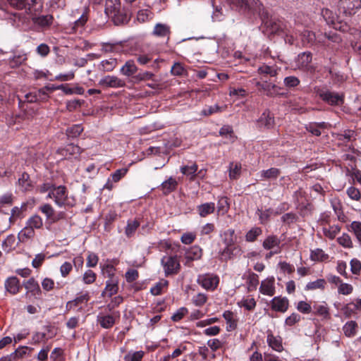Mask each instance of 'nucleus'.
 I'll list each match as a JSON object with an SVG mask.
<instances>
[{
	"label": "nucleus",
	"mask_w": 361,
	"mask_h": 361,
	"mask_svg": "<svg viewBox=\"0 0 361 361\" xmlns=\"http://www.w3.org/2000/svg\"><path fill=\"white\" fill-rule=\"evenodd\" d=\"M202 250L199 246H192L186 252V258L189 260H197L202 257Z\"/></svg>",
	"instance_id": "35"
},
{
	"label": "nucleus",
	"mask_w": 361,
	"mask_h": 361,
	"mask_svg": "<svg viewBox=\"0 0 361 361\" xmlns=\"http://www.w3.org/2000/svg\"><path fill=\"white\" fill-rule=\"evenodd\" d=\"M137 71L135 62L133 60L127 61L125 64L121 68L120 73L127 77L132 76Z\"/></svg>",
	"instance_id": "20"
},
{
	"label": "nucleus",
	"mask_w": 361,
	"mask_h": 361,
	"mask_svg": "<svg viewBox=\"0 0 361 361\" xmlns=\"http://www.w3.org/2000/svg\"><path fill=\"white\" fill-rule=\"evenodd\" d=\"M90 300V296L88 293L82 294L81 295H79L76 297L74 300L68 301L66 303V307L68 310H70L71 309L77 307L78 305L86 303Z\"/></svg>",
	"instance_id": "28"
},
{
	"label": "nucleus",
	"mask_w": 361,
	"mask_h": 361,
	"mask_svg": "<svg viewBox=\"0 0 361 361\" xmlns=\"http://www.w3.org/2000/svg\"><path fill=\"white\" fill-rule=\"evenodd\" d=\"M112 16L114 22L116 25H120L126 23L129 20V16L128 14L124 13L121 9H118V11H113L110 13Z\"/></svg>",
	"instance_id": "30"
},
{
	"label": "nucleus",
	"mask_w": 361,
	"mask_h": 361,
	"mask_svg": "<svg viewBox=\"0 0 361 361\" xmlns=\"http://www.w3.org/2000/svg\"><path fill=\"white\" fill-rule=\"evenodd\" d=\"M144 354L142 350L129 352L124 356V361H141Z\"/></svg>",
	"instance_id": "50"
},
{
	"label": "nucleus",
	"mask_w": 361,
	"mask_h": 361,
	"mask_svg": "<svg viewBox=\"0 0 361 361\" xmlns=\"http://www.w3.org/2000/svg\"><path fill=\"white\" fill-rule=\"evenodd\" d=\"M310 259L312 261L324 262L329 259V255L323 250L317 248L311 251Z\"/></svg>",
	"instance_id": "41"
},
{
	"label": "nucleus",
	"mask_w": 361,
	"mask_h": 361,
	"mask_svg": "<svg viewBox=\"0 0 361 361\" xmlns=\"http://www.w3.org/2000/svg\"><path fill=\"white\" fill-rule=\"evenodd\" d=\"M139 226L140 223L136 220L128 221L125 231L126 235L128 237L132 236L135 233V231L139 227Z\"/></svg>",
	"instance_id": "58"
},
{
	"label": "nucleus",
	"mask_w": 361,
	"mask_h": 361,
	"mask_svg": "<svg viewBox=\"0 0 361 361\" xmlns=\"http://www.w3.org/2000/svg\"><path fill=\"white\" fill-rule=\"evenodd\" d=\"M121 8L120 0H106L105 11L107 13L118 11Z\"/></svg>",
	"instance_id": "49"
},
{
	"label": "nucleus",
	"mask_w": 361,
	"mask_h": 361,
	"mask_svg": "<svg viewBox=\"0 0 361 361\" xmlns=\"http://www.w3.org/2000/svg\"><path fill=\"white\" fill-rule=\"evenodd\" d=\"M197 282L203 288L207 290H214L218 286L219 279L218 276L214 274L207 273L199 275Z\"/></svg>",
	"instance_id": "8"
},
{
	"label": "nucleus",
	"mask_w": 361,
	"mask_h": 361,
	"mask_svg": "<svg viewBox=\"0 0 361 361\" xmlns=\"http://www.w3.org/2000/svg\"><path fill=\"white\" fill-rule=\"evenodd\" d=\"M168 281L166 280H161L153 287L151 288L150 292L153 295H159L161 293L162 289L164 288H166L168 286Z\"/></svg>",
	"instance_id": "54"
},
{
	"label": "nucleus",
	"mask_w": 361,
	"mask_h": 361,
	"mask_svg": "<svg viewBox=\"0 0 361 361\" xmlns=\"http://www.w3.org/2000/svg\"><path fill=\"white\" fill-rule=\"evenodd\" d=\"M96 274L90 270H87L82 276V281L85 284H92L96 280Z\"/></svg>",
	"instance_id": "60"
},
{
	"label": "nucleus",
	"mask_w": 361,
	"mask_h": 361,
	"mask_svg": "<svg viewBox=\"0 0 361 361\" xmlns=\"http://www.w3.org/2000/svg\"><path fill=\"white\" fill-rule=\"evenodd\" d=\"M326 281L323 279H317L314 281L308 283L306 285V290H315V289H324L325 287Z\"/></svg>",
	"instance_id": "56"
},
{
	"label": "nucleus",
	"mask_w": 361,
	"mask_h": 361,
	"mask_svg": "<svg viewBox=\"0 0 361 361\" xmlns=\"http://www.w3.org/2000/svg\"><path fill=\"white\" fill-rule=\"evenodd\" d=\"M198 166L193 163L191 165H185L180 167V172L186 176L191 181H194L197 176Z\"/></svg>",
	"instance_id": "18"
},
{
	"label": "nucleus",
	"mask_w": 361,
	"mask_h": 361,
	"mask_svg": "<svg viewBox=\"0 0 361 361\" xmlns=\"http://www.w3.org/2000/svg\"><path fill=\"white\" fill-rule=\"evenodd\" d=\"M357 324L355 321L348 322L343 327L344 334L348 337H353L356 334Z\"/></svg>",
	"instance_id": "42"
},
{
	"label": "nucleus",
	"mask_w": 361,
	"mask_h": 361,
	"mask_svg": "<svg viewBox=\"0 0 361 361\" xmlns=\"http://www.w3.org/2000/svg\"><path fill=\"white\" fill-rule=\"evenodd\" d=\"M26 204H23L20 207H14L11 212V216L9 217V223L11 225L14 224L18 219L23 217V212L25 209Z\"/></svg>",
	"instance_id": "32"
},
{
	"label": "nucleus",
	"mask_w": 361,
	"mask_h": 361,
	"mask_svg": "<svg viewBox=\"0 0 361 361\" xmlns=\"http://www.w3.org/2000/svg\"><path fill=\"white\" fill-rule=\"evenodd\" d=\"M314 313L316 315L326 319L329 317V308L326 304H314L313 305Z\"/></svg>",
	"instance_id": "39"
},
{
	"label": "nucleus",
	"mask_w": 361,
	"mask_h": 361,
	"mask_svg": "<svg viewBox=\"0 0 361 361\" xmlns=\"http://www.w3.org/2000/svg\"><path fill=\"white\" fill-rule=\"evenodd\" d=\"M25 288L33 294L39 293L40 292L39 286L37 282L33 279H29L24 283Z\"/></svg>",
	"instance_id": "45"
},
{
	"label": "nucleus",
	"mask_w": 361,
	"mask_h": 361,
	"mask_svg": "<svg viewBox=\"0 0 361 361\" xmlns=\"http://www.w3.org/2000/svg\"><path fill=\"white\" fill-rule=\"evenodd\" d=\"M97 322L104 329H109L115 324V318L111 314H99L97 316Z\"/></svg>",
	"instance_id": "19"
},
{
	"label": "nucleus",
	"mask_w": 361,
	"mask_h": 361,
	"mask_svg": "<svg viewBox=\"0 0 361 361\" xmlns=\"http://www.w3.org/2000/svg\"><path fill=\"white\" fill-rule=\"evenodd\" d=\"M224 109L223 107L219 106L217 104L214 106H206L202 110L201 114L205 116H211L214 114L221 112Z\"/></svg>",
	"instance_id": "55"
},
{
	"label": "nucleus",
	"mask_w": 361,
	"mask_h": 361,
	"mask_svg": "<svg viewBox=\"0 0 361 361\" xmlns=\"http://www.w3.org/2000/svg\"><path fill=\"white\" fill-rule=\"evenodd\" d=\"M35 235V229L26 224V226L18 233V238L20 242H25Z\"/></svg>",
	"instance_id": "25"
},
{
	"label": "nucleus",
	"mask_w": 361,
	"mask_h": 361,
	"mask_svg": "<svg viewBox=\"0 0 361 361\" xmlns=\"http://www.w3.org/2000/svg\"><path fill=\"white\" fill-rule=\"evenodd\" d=\"M15 235L13 234L8 235L7 238L2 243L3 250L6 252L11 251L15 247Z\"/></svg>",
	"instance_id": "44"
},
{
	"label": "nucleus",
	"mask_w": 361,
	"mask_h": 361,
	"mask_svg": "<svg viewBox=\"0 0 361 361\" xmlns=\"http://www.w3.org/2000/svg\"><path fill=\"white\" fill-rule=\"evenodd\" d=\"M166 276L178 273L180 265L176 256H164L161 260Z\"/></svg>",
	"instance_id": "6"
},
{
	"label": "nucleus",
	"mask_w": 361,
	"mask_h": 361,
	"mask_svg": "<svg viewBox=\"0 0 361 361\" xmlns=\"http://www.w3.org/2000/svg\"><path fill=\"white\" fill-rule=\"evenodd\" d=\"M338 243L345 247H353V242H352V240L350 238V237L349 236L348 234L347 233H343L341 237H339L338 239Z\"/></svg>",
	"instance_id": "61"
},
{
	"label": "nucleus",
	"mask_w": 361,
	"mask_h": 361,
	"mask_svg": "<svg viewBox=\"0 0 361 361\" xmlns=\"http://www.w3.org/2000/svg\"><path fill=\"white\" fill-rule=\"evenodd\" d=\"M178 185L176 180L170 177L168 180L164 181L161 185V189L164 195H168L174 191Z\"/></svg>",
	"instance_id": "24"
},
{
	"label": "nucleus",
	"mask_w": 361,
	"mask_h": 361,
	"mask_svg": "<svg viewBox=\"0 0 361 361\" xmlns=\"http://www.w3.org/2000/svg\"><path fill=\"white\" fill-rule=\"evenodd\" d=\"M98 85L104 88H119L125 87L126 82L117 76L109 75L101 78Z\"/></svg>",
	"instance_id": "9"
},
{
	"label": "nucleus",
	"mask_w": 361,
	"mask_h": 361,
	"mask_svg": "<svg viewBox=\"0 0 361 361\" xmlns=\"http://www.w3.org/2000/svg\"><path fill=\"white\" fill-rule=\"evenodd\" d=\"M83 131V128L81 125L77 124L68 128L66 130V134L68 137H76L79 136Z\"/></svg>",
	"instance_id": "52"
},
{
	"label": "nucleus",
	"mask_w": 361,
	"mask_h": 361,
	"mask_svg": "<svg viewBox=\"0 0 361 361\" xmlns=\"http://www.w3.org/2000/svg\"><path fill=\"white\" fill-rule=\"evenodd\" d=\"M262 23L269 28L272 33L290 32L286 23L282 20L272 18L267 11H263L261 18Z\"/></svg>",
	"instance_id": "5"
},
{
	"label": "nucleus",
	"mask_w": 361,
	"mask_h": 361,
	"mask_svg": "<svg viewBox=\"0 0 361 361\" xmlns=\"http://www.w3.org/2000/svg\"><path fill=\"white\" fill-rule=\"evenodd\" d=\"M18 184L23 190H28L31 188V181L27 173H23L18 179Z\"/></svg>",
	"instance_id": "51"
},
{
	"label": "nucleus",
	"mask_w": 361,
	"mask_h": 361,
	"mask_svg": "<svg viewBox=\"0 0 361 361\" xmlns=\"http://www.w3.org/2000/svg\"><path fill=\"white\" fill-rule=\"evenodd\" d=\"M350 231L353 232L361 245V222L354 221L350 226Z\"/></svg>",
	"instance_id": "48"
},
{
	"label": "nucleus",
	"mask_w": 361,
	"mask_h": 361,
	"mask_svg": "<svg viewBox=\"0 0 361 361\" xmlns=\"http://www.w3.org/2000/svg\"><path fill=\"white\" fill-rule=\"evenodd\" d=\"M321 14L327 24L332 25L335 29H337L336 26V15L328 8L322 9Z\"/></svg>",
	"instance_id": "34"
},
{
	"label": "nucleus",
	"mask_w": 361,
	"mask_h": 361,
	"mask_svg": "<svg viewBox=\"0 0 361 361\" xmlns=\"http://www.w3.org/2000/svg\"><path fill=\"white\" fill-rule=\"evenodd\" d=\"M118 290V279L117 278L109 279L106 283L104 292L108 294L109 297L117 293Z\"/></svg>",
	"instance_id": "27"
},
{
	"label": "nucleus",
	"mask_w": 361,
	"mask_h": 361,
	"mask_svg": "<svg viewBox=\"0 0 361 361\" xmlns=\"http://www.w3.org/2000/svg\"><path fill=\"white\" fill-rule=\"evenodd\" d=\"M300 35L301 40L304 45L311 46L313 45L316 42L325 44V41L321 38L320 35L316 36L315 33L310 30H305L301 32Z\"/></svg>",
	"instance_id": "11"
},
{
	"label": "nucleus",
	"mask_w": 361,
	"mask_h": 361,
	"mask_svg": "<svg viewBox=\"0 0 361 361\" xmlns=\"http://www.w3.org/2000/svg\"><path fill=\"white\" fill-rule=\"evenodd\" d=\"M338 7L341 13L351 16L361 8V0H340Z\"/></svg>",
	"instance_id": "7"
},
{
	"label": "nucleus",
	"mask_w": 361,
	"mask_h": 361,
	"mask_svg": "<svg viewBox=\"0 0 361 361\" xmlns=\"http://www.w3.org/2000/svg\"><path fill=\"white\" fill-rule=\"evenodd\" d=\"M262 233V230L261 228L253 227L246 233L245 240L247 242H254Z\"/></svg>",
	"instance_id": "46"
},
{
	"label": "nucleus",
	"mask_w": 361,
	"mask_h": 361,
	"mask_svg": "<svg viewBox=\"0 0 361 361\" xmlns=\"http://www.w3.org/2000/svg\"><path fill=\"white\" fill-rule=\"evenodd\" d=\"M116 65L117 61L116 59H109L101 62L102 68L103 71L107 72L113 71L116 68Z\"/></svg>",
	"instance_id": "53"
},
{
	"label": "nucleus",
	"mask_w": 361,
	"mask_h": 361,
	"mask_svg": "<svg viewBox=\"0 0 361 361\" xmlns=\"http://www.w3.org/2000/svg\"><path fill=\"white\" fill-rule=\"evenodd\" d=\"M314 93L324 102L331 106H341L344 103V94L331 92L326 87H315Z\"/></svg>",
	"instance_id": "3"
},
{
	"label": "nucleus",
	"mask_w": 361,
	"mask_h": 361,
	"mask_svg": "<svg viewBox=\"0 0 361 361\" xmlns=\"http://www.w3.org/2000/svg\"><path fill=\"white\" fill-rule=\"evenodd\" d=\"M215 210V204L214 202H207L202 204L197 207V212L201 217H205L212 214Z\"/></svg>",
	"instance_id": "29"
},
{
	"label": "nucleus",
	"mask_w": 361,
	"mask_h": 361,
	"mask_svg": "<svg viewBox=\"0 0 361 361\" xmlns=\"http://www.w3.org/2000/svg\"><path fill=\"white\" fill-rule=\"evenodd\" d=\"M80 147L73 144L67 145L65 148L61 150V154L66 157L67 158H68V156L78 155L80 154Z\"/></svg>",
	"instance_id": "33"
},
{
	"label": "nucleus",
	"mask_w": 361,
	"mask_h": 361,
	"mask_svg": "<svg viewBox=\"0 0 361 361\" xmlns=\"http://www.w3.org/2000/svg\"><path fill=\"white\" fill-rule=\"evenodd\" d=\"M346 192L348 197L353 200L359 201L361 198L360 190L355 187L351 186L348 188Z\"/></svg>",
	"instance_id": "64"
},
{
	"label": "nucleus",
	"mask_w": 361,
	"mask_h": 361,
	"mask_svg": "<svg viewBox=\"0 0 361 361\" xmlns=\"http://www.w3.org/2000/svg\"><path fill=\"white\" fill-rule=\"evenodd\" d=\"M326 127L327 123L325 122L310 123L305 126L306 130L315 136H319L322 134L321 129H324Z\"/></svg>",
	"instance_id": "21"
},
{
	"label": "nucleus",
	"mask_w": 361,
	"mask_h": 361,
	"mask_svg": "<svg viewBox=\"0 0 361 361\" xmlns=\"http://www.w3.org/2000/svg\"><path fill=\"white\" fill-rule=\"evenodd\" d=\"M312 61V54L310 52H303L298 56L295 59V69L301 71H309L310 68V63Z\"/></svg>",
	"instance_id": "10"
},
{
	"label": "nucleus",
	"mask_w": 361,
	"mask_h": 361,
	"mask_svg": "<svg viewBox=\"0 0 361 361\" xmlns=\"http://www.w3.org/2000/svg\"><path fill=\"white\" fill-rule=\"evenodd\" d=\"M237 237L235 235L234 229L229 228L224 231L223 234V242L225 245H233L236 241Z\"/></svg>",
	"instance_id": "36"
},
{
	"label": "nucleus",
	"mask_w": 361,
	"mask_h": 361,
	"mask_svg": "<svg viewBox=\"0 0 361 361\" xmlns=\"http://www.w3.org/2000/svg\"><path fill=\"white\" fill-rule=\"evenodd\" d=\"M257 214L259 216V221L262 224H265L272 214V210L271 209H266L264 211L262 209H257Z\"/></svg>",
	"instance_id": "57"
},
{
	"label": "nucleus",
	"mask_w": 361,
	"mask_h": 361,
	"mask_svg": "<svg viewBox=\"0 0 361 361\" xmlns=\"http://www.w3.org/2000/svg\"><path fill=\"white\" fill-rule=\"evenodd\" d=\"M280 174V170L277 168H271L267 170H263L260 172L262 180L275 179Z\"/></svg>",
	"instance_id": "38"
},
{
	"label": "nucleus",
	"mask_w": 361,
	"mask_h": 361,
	"mask_svg": "<svg viewBox=\"0 0 361 361\" xmlns=\"http://www.w3.org/2000/svg\"><path fill=\"white\" fill-rule=\"evenodd\" d=\"M241 171V164L231 162L229 164V177L231 179H236L239 177Z\"/></svg>",
	"instance_id": "47"
},
{
	"label": "nucleus",
	"mask_w": 361,
	"mask_h": 361,
	"mask_svg": "<svg viewBox=\"0 0 361 361\" xmlns=\"http://www.w3.org/2000/svg\"><path fill=\"white\" fill-rule=\"evenodd\" d=\"M228 1L247 14H258L262 18L263 11H267L259 0H228Z\"/></svg>",
	"instance_id": "1"
},
{
	"label": "nucleus",
	"mask_w": 361,
	"mask_h": 361,
	"mask_svg": "<svg viewBox=\"0 0 361 361\" xmlns=\"http://www.w3.org/2000/svg\"><path fill=\"white\" fill-rule=\"evenodd\" d=\"M230 208V204L226 197H221L218 200L217 202V214L224 215L226 214Z\"/></svg>",
	"instance_id": "31"
},
{
	"label": "nucleus",
	"mask_w": 361,
	"mask_h": 361,
	"mask_svg": "<svg viewBox=\"0 0 361 361\" xmlns=\"http://www.w3.org/2000/svg\"><path fill=\"white\" fill-rule=\"evenodd\" d=\"M267 343L269 347L277 352H281L283 349L281 338L274 336L272 334L267 335Z\"/></svg>",
	"instance_id": "23"
},
{
	"label": "nucleus",
	"mask_w": 361,
	"mask_h": 361,
	"mask_svg": "<svg viewBox=\"0 0 361 361\" xmlns=\"http://www.w3.org/2000/svg\"><path fill=\"white\" fill-rule=\"evenodd\" d=\"M223 317L227 324V331H232L236 328L237 324L233 318V313L231 311H225L223 314Z\"/></svg>",
	"instance_id": "43"
},
{
	"label": "nucleus",
	"mask_w": 361,
	"mask_h": 361,
	"mask_svg": "<svg viewBox=\"0 0 361 361\" xmlns=\"http://www.w3.org/2000/svg\"><path fill=\"white\" fill-rule=\"evenodd\" d=\"M258 72L260 74L269 75L271 77L276 75L277 70L273 67L267 65H263L258 68Z\"/></svg>",
	"instance_id": "59"
},
{
	"label": "nucleus",
	"mask_w": 361,
	"mask_h": 361,
	"mask_svg": "<svg viewBox=\"0 0 361 361\" xmlns=\"http://www.w3.org/2000/svg\"><path fill=\"white\" fill-rule=\"evenodd\" d=\"M256 85L259 88V90H262L264 91V92L269 97H273L276 94H279V88L276 85L272 83H269L267 82H264L263 83H261L259 82H257Z\"/></svg>",
	"instance_id": "16"
},
{
	"label": "nucleus",
	"mask_w": 361,
	"mask_h": 361,
	"mask_svg": "<svg viewBox=\"0 0 361 361\" xmlns=\"http://www.w3.org/2000/svg\"><path fill=\"white\" fill-rule=\"evenodd\" d=\"M259 291L263 295L272 296L275 293L274 278H268L262 281Z\"/></svg>",
	"instance_id": "13"
},
{
	"label": "nucleus",
	"mask_w": 361,
	"mask_h": 361,
	"mask_svg": "<svg viewBox=\"0 0 361 361\" xmlns=\"http://www.w3.org/2000/svg\"><path fill=\"white\" fill-rule=\"evenodd\" d=\"M4 286L6 291L12 295L18 293L20 288L19 280L16 276L8 278L5 281Z\"/></svg>",
	"instance_id": "14"
},
{
	"label": "nucleus",
	"mask_w": 361,
	"mask_h": 361,
	"mask_svg": "<svg viewBox=\"0 0 361 361\" xmlns=\"http://www.w3.org/2000/svg\"><path fill=\"white\" fill-rule=\"evenodd\" d=\"M240 251L238 246L226 245L225 248L221 252V257L225 260L231 259L234 255H236Z\"/></svg>",
	"instance_id": "37"
},
{
	"label": "nucleus",
	"mask_w": 361,
	"mask_h": 361,
	"mask_svg": "<svg viewBox=\"0 0 361 361\" xmlns=\"http://www.w3.org/2000/svg\"><path fill=\"white\" fill-rule=\"evenodd\" d=\"M281 240L274 235L267 236L262 243V246L265 250H271L275 247H279Z\"/></svg>",
	"instance_id": "26"
},
{
	"label": "nucleus",
	"mask_w": 361,
	"mask_h": 361,
	"mask_svg": "<svg viewBox=\"0 0 361 361\" xmlns=\"http://www.w3.org/2000/svg\"><path fill=\"white\" fill-rule=\"evenodd\" d=\"M41 12H39V13H38L37 14H35V15L34 14L33 15H30L33 22L35 24H37V25H40L42 27L48 26L50 24H51L52 20H53L52 16L46 15V16H38V15Z\"/></svg>",
	"instance_id": "22"
},
{
	"label": "nucleus",
	"mask_w": 361,
	"mask_h": 361,
	"mask_svg": "<svg viewBox=\"0 0 361 361\" xmlns=\"http://www.w3.org/2000/svg\"><path fill=\"white\" fill-rule=\"evenodd\" d=\"M11 6L22 10L25 9L29 15L42 12L43 3L42 0H7Z\"/></svg>",
	"instance_id": "2"
},
{
	"label": "nucleus",
	"mask_w": 361,
	"mask_h": 361,
	"mask_svg": "<svg viewBox=\"0 0 361 361\" xmlns=\"http://www.w3.org/2000/svg\"><path fill=\"white\" fill-rule=\"evenodd\" d=\"M39 210L46 216L47 219H51L54 214V208L49 204H44L39 207Z\"/></svg>",
	"instance_id": "63"
},
{
	"label": "nucleus",
	"mask_w": 361,
	"mask_h": 361,
	"mask_svg": "<svg viewBox=\"0 0 361 361\" xmlns=\"http://www.w3.org/2000/svg\"><path fill=\"white\" fill-rule=\"evenodd\" d=\"M207 296L204 293H198L192 298V302L197 307H201L205 304Z\"/></svg>",
	"instance_id": "62"
},
{
	"label": "nucleus",
	"mask_w": 361,
	"mask_h": 361,
	"mask_svg": "<svg viewBox=\"0 0 361 361\" xmlns=\"http://www.w3.org/2000/svg\"><path fill=\"white\" fill-rule=\"evenodd\" d=\"M152 34L158 37H166L169 39L171 35V27L166 24L157 23L154 27Z\"/></svg>",
	"instance_id": "15"
},
{
	"label": "nucleus",
	"mask_w": 361,
	"mask_h": 361,
	"mask_svg": "<svg viewBox=\"0 0 361 361\" xmlns=\"http://www.w3.org/2000/svg\"><path fill=\"white\" fill-rule=\"evenodd\" d=\"M47 197L54 199L56 204L60 207L64 206L73 207L75 205V201L69 200L66 188L63 185H54L53 190L48 193Z\"/></svg>",
	"instance_id": "4"
},
{
	"label": "nucleus",
	"mask_w": 361,
	"mask_h": 361,
	"mask_svg": "<svg viewBox=\"0 0 361 361\" xmlns=\"http://www.w3.org/2000/svg\"><path fill=\"white\" fill-rule=\"evenodd\" d=\"M26 224L33 229H39L43 226V220L38 214H34L27 219Z\"/></svg>",
	"instance_id": "40"
},
{
	"label": "nucleus",
	"mask_w": 361,
	"mask_h": 361,
	"mask_svg": "<svg viewBox=\"0 0 361 361\" xmlns=\"http://www.w3.org/2000/svg\"><path fill=\"white\" fill-rule=\"evenodd\" d=\"M271 309L276 312H285L288 309L289 301L286 298L274 297L271 301Z\"/></svg>",
	"instance_id": "12"
},
{
	"label": "nucleus",
	"mask_w": 361,
	"mask_h": 361,
	"mask_svg": "<svg viewBox=\"0 0 361 361\" xmlns=\"http://www.w3.org/2000/svg\"><path fill=\"white\" fill-rule=\"evenodd\" d=\"M257 123L259 127L270 128L274 126V118L271 115L270 112L266 110L262 114L261 116L257 120Z\"/></svg>",
	"instance_id": "17"
}]
</instances>
